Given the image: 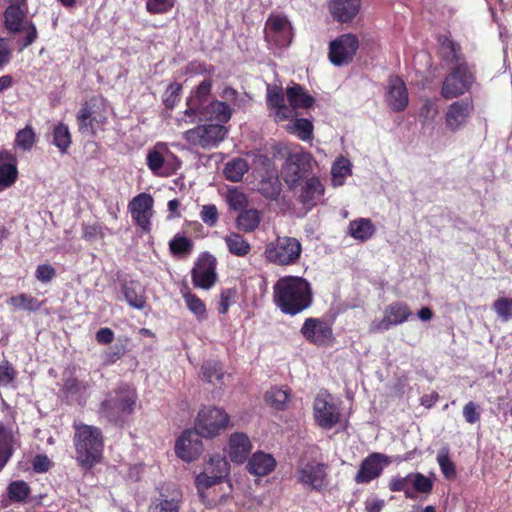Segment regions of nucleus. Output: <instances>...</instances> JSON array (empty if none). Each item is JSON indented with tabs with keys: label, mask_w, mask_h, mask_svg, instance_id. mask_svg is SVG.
I'll use <instances>...</instances> for the list:
<instances>
[{
	"label": "nucleus",
	"mask_w": 512,
	"mask_h": 512,
	"mask_svg": "<svg viewBox=\"0 0 512 512\" xmlns=\"http://www.w3.org/2000/svg\"><path fill=\"white\" fill-rule=\"evenodd\" d=\"M273 299L283 313L296 315L311 305V286L302 277L284 276L273 286Z\"/></svg>",
	"instance_id": "obj_1"
},
{
	"label": "nucleus",
	"mask_w": 512,
	"mask_h": 512,
	"mask_svg": "<svg viewBox=\"0 0 512 512\" xmlns=\"http://www.w3.org/2000/svg\"><path fill=\"white\" fill-rule=\"evenodd\" d=\"M74 444L76 460L82 467L90 469L101 461L104 444L99 428L86 424L75 425Z\"/></svg>",
	"instance_id": "obj_2"
},
{
	"label": "nucleus",
	"mask_w": 512,
	"mask_h": 512,
	"mask_svg": "<svg viewBox=\"0 0 512 512\" xmlns=\"http://www.w3.org/2000/svg\"><path fill=\"white\" fill-rule=\"evenodd\" d=\"M137 401L135 389L128 384H120L108 392L99 408V415L114 424L123 423L132 414Z\"/></svg>",
	"instance_id": "obj_3"
},
{
	"label": "nucleus",
	"mask_w": 512,
	"mask_h": 512,
	"mask_svg": "<svg viewBox=\"0 0 512 512\" xmlns=\"http://www.w3.org/2000/svg\"><path fill=\"white\" fill-rule=\"evenodd\" d=\"M264 35L268 49L278 54L290 46L294 37L293 27L287 16L271 14L266 20Z\"/></svg>",
	"instance_id": "obj_4"
},
{
	"label": "nucleus",
	"mask_w": 512,
	"mask_h": 512,
	"mask_svg": "<svg viewBox=\"0 0 512 512\" xmlns=\"http://www.w3.org/2000/svg\"><path fill=\"white\" fill-rule=\"evenodd\" d=\"M302 252L301 243L294 237L278 236L266 244L265 259L273 264L286 266L297 262Z\"/></svg>",
	"instance_id": "obj_5"
},
{
	"label": "nucleus",
	"mask_w": 512,
	"mask_h": 512,
	"mask_svg": "<svg viewBox=\"0 0 512 512\" xmlns=\"http://www.w3.org/2000/svg\"><path fill=\"white\" fill-rule=\"evenodd\" d=\"M294 477L304 488L321 492L329 483L328 466L316 460L302 459L296 466Z\"/></svg>",
	"instance_id": "obj_6"
},
{
	"label": "nucleus",
	"mask_w": 512,
	"mask_h": 512,
	"mask_svg": "<svg viewBox=\"0 0 512 512\" xmlns=\"http://www.w3.org/2000/svg\"><path fill=\"white\" fill-rule=\"evenodd\" d=\"M474 73L466 62H459L445 77L441 95L445 99H453L468 92L474 83Z\"/></svg>",
	"instance_id": "obj_7"
},
{
	"label": "nucleus",
	"mask_w": 512,
	"mask_h": 512,
	"mask_svg": "<svg viewBox=\"0 0 512 512\" xmlns=\"http://www.w3.org/2000/svg\"><path fill=\"white\" fill-rule=\"evenodd\" d=\"M229 423V415L215 406H205L198 412L195 429L202 437L213 438L225 430Z\"/></svg>",
	"instance_id": "obj_8"
},
{
	"label": "nucleus",
	"mask_w": 512,
	"mask_h": 512,
	"mask_svg": "<svg viewBox=\"0 0 512 512\" xmlns=\"http://www.w3.org/2000/svg\"><path fill=\"white\" fill-rule=\"evenodd\" d=\"M146 164L155 176L168 177L179 168V159L169 150L164 142L156 143L146 156Z\"/></svg>",
	"instance_id": "obj_9"
},
{
	"label": "nucleus",
	"mask_w": 512,
	"mask_h": 512,
	"mask_svg": "<svg viewBox=\"0 0 512 512\" xmlns=\"http://www.w3.org/2000/svg\"><path fill=\"white\" fill-rule=\"evenodd\" d=\"M388 488L391 492H403L406 498L414 499L417 493H430L433 481L419 472H412L406 476L397 474L390 478Z\"/></svg>",
	"instance_id": "obj_10"
},
{
	"label": "nucleus",
	"mask_w": 512,
	"mask_h": 512,
	"mask_svg": "<svg viewBox=\"0 0 512 512\" xmlns=\"http://www.w3.org/2000/svg\"><path fill=\"white\" fill-rule=\"evenodd\" d=\"M313 416L322 429L330 430L340 421V408L335 398L327 391L319 392L313 402Z\"/></svg>",
	"instance_id": "obj_11"
},
{
	"label": "nucleus",
	"mask_w": 512,
	"mask_h": 512,
	"mask_svg": "<svg viewBox=\"0 0 512 512\" xmlns=\"http://www.w3.org/2000/svg\"><path fill=\"white\" fill-rule=\"evenodd\" d=\"M313 165L310 153L302 150L290 153L283 166L282 177L290 188H294L313 169Z\"/></svg>",
	"instance_id": "obj_12"
},
{
	"label": "nucleus",
	"mask_w": 512,
	"mask_h": 512,
	"mask_svg": "<svg viewBox=\"0 0 512 512\" xmlns=\"http://www.w3.org/2000/svg\"><path fill=\"white\" fill-rule=\"evenodd\" d=\"M228 131L220 124H204L184 132V139L192 146L208 149L224 140Z\"/></svg>",
	"instance_id": "obj_13"
},
{
	"label": "nucleus",
	"mask_w": 512,
	"mask_h": 512,
	"mask_svg": "<svg viewBox=\"0 0 512 512\" xmlns=\"http://www.w3.org/2000/svg\"><path fill=\"white\" fill-rule=\"evenodd\" d=\"M474 112L471 99L452 102L444 112V125L447 131L456 133L467 126Z\"/></svg>",
	"instance_id": "obj_14"
},
{
	"label": "nucleus",
	"mask_w": 512,
	"mask_h": 512,
	"mask_svg": "<svg viewBox=\"0 0 512 512\" xmlns=\"http://www.w3.org/2000/svg\"><path fill=\"white\" fill-rule=\"evenodd\" d=\"M216 267V258L208 252L202 253L198 257L191 272L194 287L204 290L211 289L218 278Z\"/></svg>",
	"instance_id": "obj_15"
},
{
	"label": "nucleus",
	"mask_w": 512,
	"mask_h": 512,
	"mask_svg": "<svg viewBox=\"0 0 512 512\" xmlns=\"http://www.w3.org/2000/svg\"><path fill=\"white\" fill-rule=\"evenodd\" d=\"M359 47V41L353 34H343L332 41L329 46V59L336 65L341 66L352 61Z\"/></svg>",
	"instance_id": "obj_16"
},
{
	"label": "nucleus",
	"mask_w": 512,
	"mask_h": 512,
	"mask_svg": "<svg viewBox=\"0 0 512 512\" xmlns=\"http://www.w3.org/2000/svg\"><path fill=\"white\" fill-rule=\"evenodd\" d=\"M154 200L148 193H141L135 196L128 205L132 219L144 231L151 229V218L153 216Z\"/></svg>",
	"instance_id": "obj_17"
},
{
	"label": "nucleus",
	"mask_w": 512,
	"mask_h": 512,
	"mask_svg": "<svg viewBox=\"0 0 512 512\" xmlns=\"http://www.w3.org/2000/svg\"><path fill=\"white\" fill-rule=\"evenodd\" d=\"M301 333L306 340L318 346H329L333 341L331 325L318 318H307L301 327Z\"/></svg>",
	"instance_id": "obj_18"
},
{
	"label": "nucleus",
	"mask_w": 512,
	"mask_h": 512,
	"mask_svg": "<svg viewBox=\"0 0 512 512\" xmlns=\"http://www.w3.org/2000/svg\"><path fill=\"white\" fill-rule=\"evenodd\" d=\"M411 314L407 304L401 302L392 303L385 309L383 318L374 320L369 329L371 332L387 331L392 326L400 325L407 321Z\"/></svg>",
	"instance_id": "obj_19"
},
{
	"label": "nucleus",
	"mask_w": 512,
	"mask_h": 512,
	"mask_svg": "<svg viewBox=\"0 0 512 512\" xmlns=\"http://www.w3.org/2000/svg\"><path fill=\"white\" fill-rule=\"evenodd\" d=\"M200 437L202 436L196 429L184 431L176 441V455L186 462L196 460L203 449Z\"/></svg>",
	"instance_id": "obj_20"
},
{
	"label": "nucleus",
	"mask_w": 512,
	"mask_h": 512,
	"mask_svg": "<svg viewBox=\"0 0 512 512\" xmlns=\"http://www.w3.org/2000/svg\"><path fill=\"white\" fill-rule=\"evenodd\" d=\"M391 463L390 458L382 453H372L366 457L355 476L358 484L369 483L379 477L383 469Z\"/></svg>",
	"instance_id": "obj_21"
},
{
	"label": "nucleus",
	"mask_w": 512,
	"mask_h": 512,
	"mask_svg": "<svg viewBox=\"0 0 512 512\" xmlns=\"http://www.w3.org/2000/svg\"><path fill=\"white\" fill-rule=\"evenodd\" d=\"M385 100L395 112L403 111L409 102L405 83L397 76L390 77L386 86Z\"/></svg>",
	"instance_id": "obj_22"
},
{
	"label": "nucleus",
	"mask_w": 512,
	"mask_h": 512,
	"mask_svg": "<svg viewBox=\"0 0 512 512\" xmlns=\"http://www.w3.org/2000/svg\"><path fill=\"white\" fill-rule=\"evenodd\" d=\"M195 114H198L201 120L226 123L232 116V108L224 101L214 100L198 105V111Z\"/></svg>",
	"instance_id": "obj_23"
},
{
	"label": "nucleus",
	"mask_w": 512,
	"mask_h": 512,
	"mask_svg": "<svg viewBox=\"0 0 512 512\" xmlns=\"http://www.w3.org/2000/svg\"><path fill=\"white\" fill-rule=\"evenodd\" d=\"M267 104L274 110L276 121H283L294 116V111L284 104V93L280 86L267 85Z\"/></svg>",
	"instance_id": "obj_24"
},
{
	"label": "nucleus",
	"mask_w": 512,
	"mask_h": 512,
	"mask_svg": "<svg viewBox=\"0 0 512 512\" xmlns=\"http://www.w3.org/2000/svg\"><path fill=\"white\" fill-rule=\"evenodd\" d=\"M252 444L249 437L240 432L231 434L228 442L227 454L231 461L241 464L251 452Z\"/></svg>",
	"instance_id": "obj_25"
},
{
	"label": "nucleus",
	"mask_w": 512,
	"mask_h": 512,
	"mask_svg": "<svg viewBox=\"0 0 512 512\" xmlns=\"http://www.w3.org/2000/svg\"><path fill=\"white\" fill-rule=\"evenodd\" d=\"M324 187L317 177L308 178L301 187L299 201L307 210H311L322 199Z\"/></svg>",
	"instance_id": "obj_26"
},
{
	"label": "nucleus",
	"mask_w": 512,
	"mask_h": 512,
	"mask_svg": "<svg viewBox=\"0 0 512 512\" xmlns=\"http://www.w3.org/2000/svg\"><path fill=\"white\" fill-rule=\"evenodd\" d=\"M360 6V0H331L329 10L337 21L349 22L358 14Z\"/></svg>",
	"instance_id": "obj_27"
},
{
	"label": "nucleus",
	"mask_w": 512,
	"mask_h": 512,
	"mask_svg": "<svg viewBox=\"0 0 512 512\" xmlns=\"http://www.w3.org/2000/svg\"><path fill=\"white\" fill-rule=\"evenodd\" d=\"M276 460L271 454L255 452L248 460L247 469L255 476H266L274 471Z\"/></svg>",
	"instance_id": "obj_28"
},
{
	"label": "nucleus",
	"mask_w": 512,
	"mask_h": 512,
	"mask_svg": "<svg viewBox=\"0 0 512 512\" xmlns=\"http://www.w3.org/2000/svg\"><path fill=\"white\" fill-rule=\"evenodd\" d=\"M18 170L13 156L7 152H0V191L13 185L17 179Z\"/></svg>",
	"instance_id": "obj_29"
},
{
	"label": "nucleus",
	"mask_w": 512,
	"mask_h": 512,
	"mask_svg": "<svg viewBox=\"0 0 512 512\" xmlns=\"http://www.w3.org/2000/svg\"><path fill=\"white\" fill-rule=\"evenodd\" d=\"M375 233L376 227L369 218L354 219L348 226V235L360 242L371 239Z\"/></svg>",
	"instance_id": "obj_30"
},
{
	"label": "nucleus",
	"mask_w": 512,
	"mask_h": 512,
	"mask_svg": "<svg viewBox=\"0 0 512 512\" xmlns=\"http://www.w3.org/2000/svg\"><path fill=\"white\" fill-rule=\"evenodd\" d=\"M286 97L292 111L297 108H309L314 103V98L308 95L301 85L296 83L286 88Z\"/></svg>",
	"instance_id": "obj_31"
},
{
	"label": "nucleus",
	"mask_w": 512,
	"mask_h": 512,
	"mask_svg": "<svg viewBox=\"0 0 512 512\" xmlns=\"http://www.w3.org/2000/svg\"><path fill=\"white\" fill-rule=\"evenodd\" d=\"M123 295L129 306L142 310L146 304L145 290L137 282H129L123 286Z\"/></svg>",
	"instance_id": "obj_32"
},
{
	"label": "nucleus",
	"mask_w": 512,
	"mask_h": 512,
	"mask_svg": "<svg viewBox=\"0 0 512 512\" xmlns=\"http://www.w3.org/2000/svg\"><path fill=\"white\" fill-rule=\"evenodd\" d=\"M352 174V163L349 159L340 156L332 165V184L335 187L343 186L346 178Z\"/></svg>",
	"instance_id": "obj_33"
},
{
	"label": "nucleus",
	"mask_w": 512,
	"mask_h": 512,
	"mask_svg": "<svg viewBox=\"0 0 512 512\" xmlns=\"http://www.w3.org/2000/svg\"><path fill=\"white\" fill-rule=\"evenodd\" d=\"M228 251L237 256L245 257L251 250L250 243L240 234L232 232L224 237Z\"/></svg>",
	"instance_id": "obj_34"
},
{
	"label": "nucleus",
	"mask_w": 512,
	"mask_h": 512,
	"mask_svg": "<svg viewBox=\"0 0 512 512\" xmlns=\"http://www.w3.org/2000/svg\"><path fill=\"white\" fill-rule=\"evenodd\" d=\"M249 165L243 158L237 157L228 161L225 164L223 173L227 180L231 182H239L243 176L248 172Z\"/></svg>",
	"instance_id": "obj_35"
},
{
	"label": "nucleus",
	"mask_w": 512,
	"mask_h": 512,
	"mask_svg": "<svg viewBox=\"0 0 512 512\" xmlns=\"http://www.w3.org/2000/svg\"><path fill=\"white\" fill-rule=\"evenodd\" d=\"M261 222V215L256 209H243L236 219L237 228L249 233L256 230Z\"/></svg>",
	"instance_id": "obj_36"
},
{
	"label": "nucleus",
	"mask_w": 512,
	"mask_h": 512,
	"mask_svg": "<svg viewBox=\"0 0 512 512\" xmlns=\"http://www.w3.org/2000/svg\"><path fill=\"white\" fill-rule=\"evenodd\" d=\"M290 399V390L286 387H272L265 393V402L276 410H284Z\"/></svg>",
	"instance_id": "obj_37"
},
{
	"label": "nucleus",
	"mask_w": 512,
	"mask_h": 512,
	"mask_svg": "<svg viewBox=\"0 0 512 512\" xmlns=\"http://www.w3.org/2000/svg\"><path fill=\"white\" fill-rule=\"evenodd\" d=\"M212 82L209 79L203 80L193 95L188 99V109L186 113H196L198 111V105H202V103H208L207 98L211 92Z\"/></svg>",
	"instance_id": "obj_38"
},
{
	"label": "nucleus",
	"mask_w": 512,
	"mask_h": 512,
	"mask_svg": "<svg viewBox=\"0 0 512 512\" xmlns=\"http://www.w3.org/2000/svg\"><path fill=\"white\" fill-rule=\"evenodd\" d=\"M203 471L208 472L209 475L219 477L223 481L230 473V465L225 457L215 455L209 458Z\"/></svg>",
	"instance_id": "obj_39"
},
{
	"label": "nucleus",
	"mask_w": 512,
	"mask_h": 512,
	"mask_svg": "<svg viewBox=\"0 0 512 512\" xmlns=\"http://www.w3.org/2000/svg\"><path fill=\"white\" fill-rule=\"evenodd\" d=\"M25 14V9L8 6L4 14L6 29L13 33L20 32L25 24Z\"/></svg>",
	"instance_id": "obj_40"
},
{
	"label": "nucleus",
	"mask_w": 512,
	"mask_h": 512,
	"mask_svg": "<svg viewBox=\"0 0 512 512\" xmlns=\"http://www.w3.org/2000/svg\"><path fill=\"white\" fill-rule=\"evenodd\" d=\"M286 130L296 135L302 141H308L312 138L313 124L307 119L299 118L290 121L286 125Z\"/></svg>",
	"instance_id": "obj_41"
},
{
	"label": "nucleus",
	"mask_w": 512,
	"mask_h": 512,
	"mask_svg": "<svg viewBox=\"0 0 512 512\" xmlns=\"http://www.w3.org/2000/svg\"><path fill=\"white\" fill-rule=\"evenodd\" d=\"M222 480L219 477H215L213 475H209L208 472L202 471L195 478V486L197 488L198 494L201 498V501L207 505L211 506V502L207 499L205 491L210 487L219 484Z\"/></svg>",
	"instance_id": "obj_42"
},
{
	"label": "nucleus",
	"mask_w": 512,
	"mask_h": 512,
	"mask_svg": "<svg viewBox=\"0 0 512 512\" xmlns=\"http://www.w3.org/2000/svg\"><path fill=\"white\" fill-rule=\"evenodd\" d=\"M183 298L188 310L199 320L207 319V310L204 302L195 294L190 292L183 293Z\"/></svg>",
	"instance_id": "obj_43"
},
{
	"label": "nucleus",
	"mask_w": 512,
	"mask_h": 512,
	"mask_svg": "<svg viewBox=\"0 0 512 512\" xmlns=\"http://www.w3.org/2000/svg\"><path fill=\"white\" fill-rule=\"evenodd\" d=\"M53 144L64 154L71 145V134L67 125L57 124L53 129Z\"/></svg>",
	"instance_id": "obj_44"
},
{
	"label": "nucleus",
	"mask_w": 512,
	"mask_h": 512,
	"mask_svg": "<svg viewBox=\"0 0 512 512\" xmlns=\"http://www.w3.org/2000/svg\"><path fill=\"white\" fill-rule=\"evenodd\" d=\"M9 304L18 310L37 311L41 307V302L28 294H19L9 299Z\"/></svg>",
	"instance_id": "obj_45"
},
{
	"label": "nucleus",
	"mask_w": 512,
	"mask_h": 512,
	"mask_svg": "<svg viewBox=\"0 0 512 512\" xmlns=\"http://www.w3.org/2000/svg\"><path fill=\"white\" fill-rule=\"evenodd\" d=\"M169 248L173 255L186 256L193 250V242L186 236L178 233L169 242Z\"/></svg>",
	"instance_id": "obj_46"
},
{
	"label": "nucleus",
	"mask_w": 512,
	"mask_h": 512,
	"mask_svg": "<svg viewBox=\"0 0 512 512\" xmlns=\"http://www.w3.org/2000/svg\"><path fill=\"white\" fill-rule=\"evenodd\" d=\"M7 492L11 501L23 502L30 494V487L23 480L13 481L9 484Z\"/></svg>",
	"instance_id": "obj_47"
},
{
	"label": "nucleus",
	"mask_w": 512,
	"mask_h": 512,
	"mask_svg": "<svg viewBox=\"0 0 512 512\" xmlns=\"http://www.w3.org/2000/svg\"><path fill=\"white\" fill-rule=\"evenodd\" d=\"M179 509L178 501L160 496L152 500L148 512H179Z\"/></svg>",
	"instance_id": "obj_48"
},
{
	"label": "nucleus",
	"mask_w": 512,
	"mask_h": 512,
	"mask_svg": "<svg viewBox=\"0 0 512 512\" xmlns=\"http://www.w3.org/2000/svg\"><path fill=\"white\" fill-rule=\"evenodd\" d=\"M202 377L210 383L220 381L223 377L222 367L217 361H207L201 368Z\"/></svg>",
	"instance_id": "obj_49"
},
{
	"label": "nucleus",
	"mask_w": 512,
	"mask_h": 512,
	"mask_svg": "<svg viewBox=\"0 0 512 512\" xmlns=\"http://www.w3.org/2000/svg\"><path fill=\"white\" fill-rule=\"evenodd\" d=\"M226 201L230 209L235 211H242L248 204L246 195L236 188L228 190Z\"/></svg>",
	"instance_id": "obj_50"
},
{
	"label": "nucleus",
	"mask_w": 512,
	"mask_h": 512,
	"mask_svg": "<svg viewBox=\"0 0 512 512\" xmlns=\"http://www.w3.org/2000/svg\"><path fill=\"white\" fill-rule=\"evenodd\" d=\"M440 43V53L444 59L447 61H457L459 62L458 56V47L457 45L447 37H441L439 39Z\"/></svg>",
	"instance_id": "obj_51"
},
{
	"label": "nucleus",
	"mask_w": 512,
	"mask_h": 512,
	"mask_svg": "<svg viewBox=\"0 0 512 512\" xmlns=\"http://www.w3.org/2000/svg\"><path fill=\"white\" fill-rule=\"evenodd\" d=\"M438 113L439 109L436 101L426 99L420 108L419 117L423 123L428 124L435 120Z\"/></svg>",
	"instance_id": "obj_52"
},
{
	"label": "nucleus",
	"mask_w": 512,
	"mask_h": 512,
	"mask_svg": "<svg viewBox=\"0 0 512 512\" xmlns=\"http://www.w3.org/2000/svg\"><path fill=\"white\" fill-rule=\"evenodd\" d=\"M493 309L498 317L503 321H508L512 318V297L511 298H498L493 303Z\"/></svg>",
	"instance_id": "obj_53"
},
{
	"label": "nucleus",
	"mask_w": 512,
	"mask_h": 512,
	"mask_svg": "<svg viewBox=\"0 0 512 512\" xmlns=\"http://www.w3.org/2000/svg\"><path fill=\"white\" fill-rule=\"evenodd\" d=\"M35 140H36L35 133H34L33 129L29 126L20 130L16 134V139H15L17 146L23 150H30L34 145Z\"/></svg>",
	"instance_id": "obj_54"
},
{
	"label": "nucleus",
	"mask_w": 512,
	"mask_h": 512,
	"mask_svg": "<svg viewBox=\"0 0 512 512\" xmlns=\"http://www.w3.org/2000/svg\"><path fill=\"white\" fill-rule=\"evenodd\" d=\"M175 5V0H146V10L150 14H165Z\"/></svg>",
	"instance_id": "obj_55"
},
{
	"label": "nucleus",
	"mask_w": 512,
	"mask_h": 512,
	"mask_svg": "<svg viewBox=\"0 0 512 512\" xmlns=\"http://www.w3.org/2000/svg\"><path fill=\"white\" fill-rule=\"evenodd\" d=\"M182 85L179 83H171L163 95V103L167 108H173L180 100Z\"/></svg>",
	"instance_id": "obj_56"
},
{
	"label": "nucleus",
	"mask_w": 512,
	"mask_h": 512,
	"mask_svg": "<svg viewBox=\"0 0 512 512\" xmlns=\"http://www.w3.org/2000/svg\"><path fill=\"white\" fill-rule=\"evenodd\" d=\"M15 378L16 371L13 366L7 360L2 361L0 363V386H10L14 382Z\"/></svg>",
	"instance_id": "obj_57"
},
{
	"label": "nucleus",
	"mask_w": 512,
	"mask_h": 512,
	"mask_svg": "<svg viewBox=\"0 0 512 512\" xmlns=\"http://www.w3.org/2000/svg\"><path fill=\"white\" fill-rule=\"evenodd\" d=\"M201 220L209 227H214L219 218L217 207L214 204L203 205L200 211Z\"/></svg>",
	"instance_id": "obj_58"
},
{
	"label": "nucleus",
	"mask_w": 512,
	"mask_h": 512,
	"mask_svg": "<svg viewBox=\"0 0 512 512\" xmlns=\"http://www.w3.org/2000/svg\"><path fill=\"white\" fill-rule=\"evenodd\" d=\"M281 184L278 178L268 181H262L260 186V192L269 199H276L281 191Z\"/></svg>",
	"instance_id": "obj_59"
},
{
	"label": "nucleus",
	"mask_w": 512,
	"mask_h": 512,
	"mask_svg": "<svg viewBox=\"0 0 512 512\" xmlns=\"http://www.w3.org/2000/svg\"><path fill=\"white\" fill-rule=\"evenodd\" d=\"M437 461L440 469L446 478H452L455 475V467L450 460L448 452L441 450L437 455Z\"/></svg>",
	"instance_id": "obj_60"
},
{
	"label": "nucleus",
	"mask_w": 512,
	"mask_h": 512,
	"mask_svg": "<svg viewBox=\"0 0 512 512\" xmlns=\"http://www.w3.org/2000/svg\"><path fill=\"white\" fill-rule=\"evenodd\" d=\"M16 442L17 436L13 430L0 423V448L13 450Z\"/></svg>",
	"instance_id": "obj_61"
},
{
	"label": "nucleus",
	"mask_w": 512,
	"mask_h": 512,
	"mask_svg": "<svg viewBox=\"0 0 512 512\" xmlns=\"http://www.w3.org/2000/svg\"><path fill=\"white\" fill-rule=\"evenodd\" d=\"M92 111L88 103L82 105L81 109L77 114V120L79 122L80 130L91 127L92 128Z\"/></svg>",
	"instance_id": "obj_62"
},
{
	"label": "nucleus",
	"mask_w": 512,
	"mask_h": 512,
	"mask_svg": "<svg viewBox=\"0 0 512 512\" xmlns=\"http://www.w3.org/2000/svg\"><path fill=\"white\" fill-rule=\"evenodd\" d=\"M55 275V269L49 264L39 265L35 271V277L42 283L51 281Z\"/></svg>",
	"instance_id": "obj_63"
},
{
	"label": "nucleus",
	"mask_w": 512,
	"mask_h": 512,
	"mask_svg": "<svg viewBox=\"0 0 512 512\" xmlns=\"http://www.w3.org/2000/svg\"><path fill=\"white\" fill-rule=\"evenodd\" d=\"M64 390L69 395L82 394L86 390V385L76 378H68L64 383Z\"/></svg>",
	"instance_id": "obj_64"
}]
</instances>
